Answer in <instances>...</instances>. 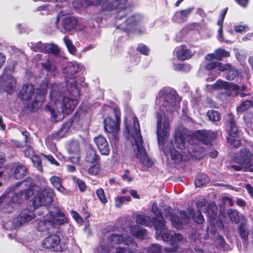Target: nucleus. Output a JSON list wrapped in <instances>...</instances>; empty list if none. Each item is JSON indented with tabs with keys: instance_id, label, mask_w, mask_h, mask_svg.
Instances as JSON below:
<instances>
[{
	"instance_id": "nucleus-1",
	"label": "nucleus",
	"mask_w": 253,
	"mask_h": 253,
	"mask_svg": "<svg viewBox=\"0 0 253 253\" xmlns=\"http://www.w3.org/2000/svg\"><path fill=\"white\" fill-rule=\"evenodd\" d=\"M180 101L181 98L176 91L170 88L161 90L156 100V104L159 108L157 112V134L159 147L166 156L170 155L171 160L177 164L188 158L175 150L172 141L166 142V139L169 134V118L172 113L178 108Z\"/></svg>"
},
{
	"instance_id": "nucleus-2",
	"label": "nucleus",
	"mask_w": 253,
	"mask_h": 253,
	"mask_svg": "<svg viewBox=\"0 0 253 253\" xmlns=\"http://www.w3.org/2000/svg\"><path fill=\"white\" fill-rule=\"evenodd\" d=\"M81 69L80 64L77 62H70L62 69L63 74L65 75L67 90L73 98L64 96L66 92L62 84L54 83L51 85L49 96L55 108L48 104L45 109L50 113L53 121L58 122L60 120L59 114H62L63 116L70 114L78 104L80 90L77 86L75 75Z\"/></svg>"
},
{
	"instance_id": "nucleus-3",
	"label": "nucleus",
	"mask_w": 253,
	"mask_h": 253,
	"mask_svg": "<svg viewBox=\"0 0 253 253\" xmlns=\"http://www.w3.org/2000/svg\"><path fill=\"white\" fill-rule=\"evenodd\" d=\"M85 2L88 5H101V9L104 14L109 13L116 19L115 26L127 33L131 32L143 19V16L138 14L129 17L123 24L118 23L119 20L125 17L129 12L127 0H85Z\"/></svg>"
},
{
	"instance_id": "nucleus-4",
	"label": "nucleus",
	"mask_w": 253,
	"mask_h": 253,
	"mask_svg": "<svg viewBox=\"0 0 253 253\" xmlns=\"http://www.w3.org/2000/svg\"><path fill=\"white\" fill-rule=\"evenodd\" d=\"M197 208L198 210L196 211L191 208L188 209L186 211H181L180 217L172 213L169 209L165 211V216L167 219L170 220L172 226L176 229L180 228L182 225L188 224L191 216L196 223H202L204 219L201 211L206 212L211 220H216L217 208L214 203H208L202 200L197 203Z\"/></svg>"
},
{
	"instance_id": "nucleus-5",
	"label": "nucleus",
	"mask_w": 253,
	"mask_h": 253,
	"mask_svg": "<svg viewBox=\"0 0 253 253\" xmlns=\"http://www.w3.org/2000/svg\"><path fill=\"white\" fill-rule=\"evenodd\" d=\"M125 124L126 131L128 134L127 138L131 142L136 158L146 167H151L153 162L148 157L146 151L143 146V139L137 118L133 114H131L128 118H126Z\"/></svg>"
},
{
	"instance_id": "nucleus-6",
	"label": "nucleus",
	"mask_w": 253,
	"mask_h": 253,
	"mask_svg": "<svg viewBox=\"0 0 253 253\" xmlns=\"http://www.w3.org/2000/svg\"><path fill=\"white\" fill-rule=\"evenodd\" d=\"M21 187L23 189L19 192H15L12 196L6 194L0 197V210L4 212H11L14 206L22 204L25 200L28 199L34 194V187L32 184V179L28 178L26 180L17 183L12 188V190Z\"/></svg>"
},
{
	"instance_id": "nucleus-7",
	"label": "nucleus",
	"mask_w": 253,
	"mask_h": 253,
	"mask_svg": "<svg viewBox=\"0 0 253 253\" xmlns=\"http://www.w3.org/2000/svg\"><path fill=\"white\" fill-rule=\"evenodd\" d=\"M152 211L156 215L155 219L157 223L155 224V229L156 238L157 239H162L164 242H169L172 246L171 248H165L166 252H174L177 249L178 244L183 241V238L182 235L176 233L173 235L167 231L164 217L161 210L158 207L156 203H153L152 205Z\"/></svg>"
},
{
	"instance_id": "nucleus-8",
	"label": "nucleus",
	"mask_w": 253,
	"mask_h": 253,
	"mask_svg": "<svg viewBox=\"0 0 253 253\" xmlns=\"http://www.w3.org/2000/svg\"><path fill=\"white\" fill-rule=\"evenodd\" d=\"M46 93L44 89L35 88L33 85L26 84L20 92V97L32 111H35L42 105Z\"/></svg>"
},
{
	"instance_id": "nucleus-9",
	"label": "nucleus",
	"mask_w": 253,
	"mask_h": 253,
	"mask_svg": "<svg viewBox=\"0 0 253 253\" xmlns=\"http://www.w3.org/2000/svg\"><path fill=\"white\" fill-rule=\"evenodd\" d=\"M124 243L126 246H131L132 248H137V244L130 236L125 238L121 234H112L107 238V243L102 242L97 247V250L100 253L110 252L114 245Z\"/></svg>"
},
{
	"instance_id": "nucleus-10",
	"label": "nucleus",
	"mask_w": 253,
	"mask_h": 253,
	"mask_svg": "<svg viewBox=\"0 0 253 253\" xmlns=\"http://www.w3.org/2000/svg\"><path fill=\"white\" fill-rule=\"evenodd\" d=\"M53 191L44 185L42 188L36 190V193L32 200L34 208L36 209L40 206L50 205L53 202Z\"/></svg>"
},
{
	"instance_id": "nucleus-11",
	"label": "nucleus",
	"mask_w": 253,
	"mask_h": 253,
	"mask_svg": "<svg viewBox=\"0 0 253 253\" xmlns=\"http://www.w3.org/2000/svg\"><path fill=\"white\" fill-rule=\"evenodd\" d=\"M36 217L34 213L27 209L20 211L17 217L12 221H8L4 224V227L7 230H12L21 225L29 222Z\"/></svg>"
},
{
	"instance_id": "nucleus-12",
	"label": "nucleus",
	"mask_w": 253,
	"mask_h": 253,
	"mask_svg": "<svg viewBox=\"0 0 253 253\" xmlns=\"http://www.w3.org/2000/svg\"><path fill=\"white\" fill-rule=\"evenodd\" d=\"M206 65L205 69L207 70L211 71V73L214 78H216V74L219 75L221 71V49L218 48L214 53L208 54L205 57Z\"/></svg>"
},
{
	"instance_id": "nucleus-13",
	"label": "nucleus",
	"mask_w": 253,
	"mask_h": 253,
	"mask_svg": "<svg viewBox=\"0 0 253 253\" xmlns=\"http://www.w3.org/2000/svg\"><path fill=\"white\" fill-rule=\"evenodd\" d=\"M226 126L230 127L228 136L227 137V142L234 147L237 148L241 145V132L236 126L233 115L229 114L226 120Z\"/></svg>"
},
{
	"instance_id": "nucleus-14",
	"label": "nucleus",
	"mask_w": 253,
	"mask_h": 253,
	"mask_svg": "<svg viewBox=\"0 0 253 253\" xmlns=\"http://www.w3.org/2000/svg\"><path fill=\"white\" fill-rule=\"evenodd\" d=\"M116 120L110 117L104 120V127L106 132L112 134L115 137L116 134L120 130V113L117 108L114 109Z\"/></svg>"
},
{
	"instance_id": "nucleus-15",
	"label": "nucleus",
	"mask_w": 253,
	"mask_h": 253,
	"mask_svg": "<svg viewBox=\"0 0 253 253\" xmlns=\"http://www.w3.org/2000/svg\"><path fill=\"white\" fill-rule=\"evenodd\" d=\"M46 218L51 220L54 228L68 222V218L64 212L59 208L56 209L54 211L48 212L46 214Z\"/></svg>"
},
{
	"instance_id": "nucleus-16",
	"label": "nucleus",
	"mask_w": 253,
	"mask_h": 253,
	"mask_svg": "<svg viewBox=\"0 0 253 253\" xmlns=\"http://www.w3.org/2000/svg\"><path fill=\"white\" fill-rule=\"evenodd\" d=\"M30 47L36 52H42L45 53L56 54L59 51V48L56 45L53 43H43L41 42L34 44L32 43Z\"/></svg>"
},
{
	"instance_id": "nucleus-17",
	"label": "nucleus",
	"mask_w": 253,
	"mask_h": 253,
	"mask_svg": "<svg viewBox=\"0 0 253 253\" xmlns=\"http://www.w3.org/2000/svg\"><path fill=\"white\" fill-rule=\"evenodd\" d=\"M16 85L15 79L10 75L3 74L0 77V89L10 94Z\"/></svg>"
},
{
	"instance_id": "nucleus-18",
	"label": "nucleus",
	"mask_w": 253,
	"mask_h": 253,
	"mask_svg": "<svg viewBox=\"0 0 253 253\" xmlns=\"http://www.w3.org/2000/svg\"><path fill=\"white\" fill-rule=\"evenodd\" d=\"M60 238L59 236L53 234L44 239L42 242L43 248L52 250L55 252H61L62 249L60 245Z\"/></svg>"
},
{
	"instance_id": "nucleus-19",
	"label": "nucleus",
	"mask_w": 253,
	"mask_h": 253,
	"mask_svg": "<svg viewBox=\"0 0 253 253\" xmlns=\"http://www.w3.org/2000/svg\"><path fill=\"white\" fill-rule=\"evenodd\" d=\"M195 137L201 143L208 145L216 137V134L211 130H199L196 131Z\"/></svg>"
},
{
	"instance_id": "nucleus-20",
	"label": "nucleus",
	"mask_w": 253,
	"mask_h": 253,
	"mask_svg": "<svg viewBox=\"0 0 253 253\" xmlns=\"http://www.w3.org/2000/svg\"><path fill=\"white\" fill-rule=\"evenodd\" d=\"M68 152L71 155L69 157L70 161L73 164H77L80 159V145L79 141H72L68 148Z\"/></svg>"
},
{
	"instance_id": "nucleus-21",
	"label": "nucleus",
	"mask_w": 253,
	"mask_h": 253,
	"mask_svg": "<svg viewBox=\"0 0 253 253\" xmlns=\"http://www.w3.org/2000/svg\"><path fill=\"white\" fill-rule=\"evenodd\" d=\"M94 141L102 155L108 156L109 155L110 146L105 137L102 135H99L94 138Z\"/></svg>"
},
{
	"instance_id": "nucleus-22",
	"label": "nucleus",
	"mask_w": 253,
	"mask_h": 253,
	"mask_svg": "<svg viewBox=\"0 0 253 253\" xmlns=\"http://www.w3.org/2000/svg\"><path fill=\"white\" fill-rule=\"evenodd\" d=\"M94 141L102 155L108 156L109 155L110 146L105 137L102 135H99L94 138Z\"/></svg>"
},
{
	"instance_id": "nucleus-23",
	"label": "nucleus",
	"mask_w": 253,
	"mask_h": 253,
	"mask_svg": "<svg viewBox=\"0 0 253 253\" xmlns=\"http://www.w3.org/2000/svg\"><path fill=\"white\" fill-rule=\"evenodd\" d=\"M173 53L178 60L182 61L190 59L193 55V53L185 45L176 47Z\"/></svg>"
},
{
	"instance_id": "nucleus-24",
	"label": "nucleus",
	"mask_w": 253,
	"mask_h": 253,
	"mask_svg": "<svg viewBox=\"0 0 253 253\" xmlns=\"http://www.w3.org/2000/svg\"><path fill=\"white\" fill-rule=\"evenodd\" d=\"M42 66L43 69L51 75L54 76L57 73V68L55 64L53 57L49 55H47L45 62L42 63Z\"/></svg>"
},
{
	"instance_id": "nucleus-25",
	"label": "nucleus",
	"mask_w": 253,
	"mask_h": 253,
	"mask_svg": "<svg viewBox=\"0 0 253 253\" xmlns=\"http://www.w3.org/2000/svg\"><path fill=\"white\" fill-rule=\"evenodd\" d=\"M223 88L226 89L227 90L231 91L232 94L234 92L235 96L240 95L242 97L246 95H250L251 94L250 93L246 94L243 92H240V87L232 83H227L222 81V89Z\"/></svg>"
},
{
	"instance_id": "nucleus-26",
	"label": "nucleus",
	"mask_w": 253,
	"mask_h": 253,
	"mask_svg": "<svg viewBox=\"0 0 253 253\" xmlns=\"http://www.w3.org/2000/svg\"><path fill=\"white\" fill-rule=\"evenodd\" d=\"M77 19L75 17H67L62 21V26L66 32L74 30L77 25Z\"/></svg>"
},
{
	"instance_id": "nucleus-27",
	"label": "nucleus",
	"mask_w": 253,
	"mask_h": 253,
	"mask_svg": "<svg viewBox=\"0 0 253 253\" xmlns=\"http://www.w3.org/2000/svg\"><path fill=\"white\" fill-rule=\"evenodd\" d=\"M129 229L133 236L140 239L147 238V232L146 230L139 225L131 226Z\"/></svg>"
},
{
	"instance_id": "nucleus-28",
	"label": "nucleus",
	"mask_w": 253,
	"mask_h": 253,
	"mask_svg": "<svg viewBox=\"0 0 253 253\" xmlns=\"http://www.w3.org/2000/svg\"><path fill=\"white\" fill-rule=\"evenodd\" d=\"M193 10V7H190L185 10L177 11L175 12L172 19L177 23L182 22L187 18Z\"/></svg>"
},
{
	"instance_id": "nucleus-29",
	"label": "nucleus",
	"mask_w": 253,
	"mask_h": 253,
	"mask_svg": "<svg viewBox=\"0 0 253 253\" xmlns=\"http://www.w3.org/2000/svg\"><path fill=\"white\" fill-rule=\"evenodd\" d=\"M136 221L138 224L149 227L155 226V223H157L154 218H151L145 214L138 215Z\"/></svg>"
},
{
	"instance_id": "nucleus-30",
	"label": "nucleus",
	"mask_w": 253,
	"mask_h": 253,
	"mask_svg": "<svg viewBox=\"0 0 253 253\" xmlns=\"http://www.w3.org/2000/svg\"><path fill=\"white\" fill-rule=\"evenodd\" d=\"M252 157V153L246 149H242L240 150V154L235 158L236 162L241 165H243L249 162Z\"/></svg>"
},
{
	"instance_id": "nucleus-31",
	"label": "nucleus",
	"mask_w": 253,
	"mask_h": 253,
	"mask_svg": "<svg viewBox=\"0 0 253 253\" xmlns=\"http://www.w3.org/2000/svg\"><path fill=\"white\" fill-rule=\"evenodd\" d=\"M53 227L51 220L49 219H46V214L44 215L42 217V219H41L38 222L37 225V229L41 232H44L50 230Z\"/></svg>"
},
{
	"instance_id": "nucleus-32",
	"label": "nucleus",
	"mask_w": 253,
	"mask_h": 253,
	"mask_svg": "<svg viewBox=\"0 0 253 253\" xmlns=\"http://www.w3.org/2000/svg\"><path fill=\"white\" fill-rule=\"evenodd\" d=\"M222 72H224L223 75L228 80H233L237 75V71L229 64L222 65Z\"/></svg>"
},
{
	"instance_id": "nucleus-33",
	"label": "nucleus",
	"mask_w": 253,
	"mask_h": 253,
	"mask_svg": "<svg viewBox=\"0 0 253 253\" xmlns=\"http://www.w3.org/2000/svg\"><path fill=\"white\" fill-rule=\"evenodd\" d=\"M175 143L177 148L179 149H184L187 147V150L189 154L193 157L194 155L192 154L193 151H191V148L189 146H187V143L184 140L183 135L181 134H176L175 137Z\"/></svg>"
},
{
	"instance_id": "nucleus-34",
	"label": "nucleus",
	"mask_w": 253,
	"mask_h": 253,
	"mask_svg": "<svg viewBox=\"0 0 253 253\" xmlns=\"http://www.w3.org/2000/svg\"><path fill=\"white\" fill-rule=\"evenodd\" d=\"M238 232L241 238L245 241L248 240L249 229L247 225L246 220H243L238 227Z\"/></svg>"
},
{
	"instance_id": "nucleus-35",
	"label": "nucleus",
	"mask_w": 253,
	"mask_h": 253,
	"mask_svg": "<svg viewBox=\"0 0 253 253\" xmlns=\"http://www.w3.org/2000/svg\"><path fill=\"white\" fill-rule=\"evenodd\" d=\"M28 171L26 167L21 164H19L15 169L13 176L17 179H20L26 175Z\"/></svg>"
},
{
	"instance_id": "nucleus-36",
	"label": "nucleus",
	"mask_w": 253,
	"mask_h": 253,
	"mask_svg": "<svg viewBox=\"0 0 253 253\" xmlns=\"http://www.w3.org/2000/svg\"><path fill=\"white\" fill-rule=\"evenodd\" d=\"M231 221L234 222L235 223H238L240 221V218H242V221L246 220L245 216L241 214L239 215L238 211L235 210L230 209L228 210L227 212Z\"/></svg>"
},
{
	"instance_id": "nucleus-37",
	"label": "nucleus",
	"mask_w": 253,
	"mask_h": 253,
	"mask_svg": "<svg viewBox=\"0 0 253 253\" xmlns=\"http://www.w3.org/2000/svg\"><path fill=\"white\" fill-rule=\"evenodd\" d=\"M99 156L96 155V151L91 147H89L86 151L85 161L89 163H93L97 161Z\"/></svg>"
},
{
	"instance_id": "nucleus-38",
	"label": "nucleus",
	"mask_w": 253,
	"mask_h": 253,
	"mask_svg": "<svg viewBox=\"0 0 253 253\" xmlns=\"http://www.w3.org/2000/svg\"><path fill=\"white\" fill-rule=\"evenodd\" d=\"M209 181V177L205 173H199L197 175L195 180V185L197 187H200Z\"/></svg>"
},
{
	"instance_id": "nucleus-39",
	"label": "nucleus",
	"mask_w": 253,
	"mask_h": 253,
	"mask_svg": "<svg viewBox=\"0 0 253 253\" xmlns=\"http://www.w3.org/2000/svg\"><path fill=\"white\" fill-rule=\"evenodd\" d=\"M50 182L53 186L59 192L63 193L65 188L62 185V180L58 176H53L50 179Z\"/></svg>"
},
{
	"instance_id": "nucleus-40",
	"label": "nucleus",
	"mask_w": 253,
	"mask_h": 253,
	"mask_svg": "<svg viewBox=\"0 0 253 253\" xmlns=\"http://www.w3.org/2000/svg\"><path fill=\"white\" fill-rule=\"evenodd\" d=\"M125 248L119 247L113 253H138L136 248H132L131 246H126Z\"/></svg>"
},
{
	"instance_id": "nucleus-41",
	"label": "nucleus",
	"mask_w": 253,
	"mask_h": 253,
	"mask_svg": "<svg viewBox=\"0 0 253 253\" xmlns=\"http://www.w3.org/2000/svg\"><path fill=\"white\" fill-rule=\"evenodd\" d=\"M253 107V101L247 100L243 101L241 105L237 108L238 112H242Z\"/></svg>"
},
{
	"instance_id": "nucleus-42",
	"label": "nucleus",
	"mask_w": 253,
	"mask_h": 253,
	"mask_svg": "<svg viewBox=\"0 0 253 253\" xmlns=\"http://www.w3.org/2000/svg\"><path fill=\"white\" fill-rule=\"evenodd\" d=\"M173 70L184 72H188L190 71L191 67L189 64H174L173 66Z\"/></svg>"
},
{
	"instance_id": "nucleus-43",
	"label": "nucleus",
	"mask_w": 253,
	"mask_h": 253,
	"mask_svg": "<svg viewBox=\"0 0 253 253\" xmlns=\"http://www.w3.org/2000/svg\"><path fill=\"white\" fill-rule=\"evenodd\" d=\"M131 200L130 196L117 197L115 199V206L117 208H120L125 201L129 202Z\"/></svg>"
},
{
	"instance_id": "nucleus-44",
	"label": "nucleus",
	"mask_w": 253,
	"mask_h": 253,
	"mask_svg": "<svg viewBox=\"0 0 253 253\" xmlns=\"http://www.w3.org/2000/svg\"><path fill=\"white\" fill-rule=\"evenodd\" d=\"M234 51L235 53L236 59L239 61H242L246 58V53L243 50H240L238 48H234Z\"/></svg>"
},
{
	"instance_id": "nucleus-45",
	"label": "nucleus",
	"mask_w": 253,
	"mask_h": 253,
	"mask_svg": "<svg viewBox=\"0 0 253 253\" xmlns=\"http://www.w3.org/2000/svg\"><path fill=\"white\" fill-rule=\"evenodd\" d=\"M31 161L35 167L37 168V169L40 172H42V169L41 165V160L40 157L38 155H34L31 158Z\"/></svg>"
},
{
	"instance_id": "nucleus-46",
	"label": "nucleus",
	"mask_w": 253,
	"mask_h": 253,
	"mask_svg": "<svg viewBox=\"0 0 253 253\" xmlns=\"http://www.w3.org/2000/svg\"><path fill=\"white\" fill-rule=\"evenodd\" d=\"M207 115L209 119L212 121H219L220 119L219 113L216 111H209Z\"/></svg>"
},
{
	"instance_id": "nucleus-47",
	"label": "nucleus",
	"mask_w": 253,
	"mask_h": 253,
	"mask_svg": "<svg viewBox=\"0 0 253 253\" xmlns=\"http://www.w3.org/2000/svg\"><path fill=\"white\" fill-rule=\"evenodd\" d=\"M96 194L100 201V202L104 204L107 203V200L105 195L104 190L102 188H99L96 191Z\"/></svg>"
},
{
	"instance_id": "nucleus-48",
	"label": "nucleus",
	"mask_w": 253,
	"mask_h": 253,
	"mask_svg": "<svg viewBox=\"0 0 253 253\" xmlns=\"http://www.w3.org/2000/svg\"><path fill=\"white\" fill-rule=\"evenodd\" d=\"M149 251L151 253H161L162 247L158 244H154L149 247Z\"/></svg>"
},
{
	"instance_id": "nucleus-49",
	"label": "nucleus",
	"mask_w": 253,
	"mask_h": 253,
	"mask_svg": "<svg viewBox=\"0 0 253 253\" xmlns=\"http://www.w3.org/2000/svg\"><path fill=\"white\" fill-rule=\"evenodd\" d=\"M248 30L249 27L246 24L244 25H238L234 27V30L237 33H242Z\"/></svg>"
},
{
	"instance_id": "nucleus-50",
	"label": "nucleus",
	"mask_w": 253,
	"mask_h": 253,
	"mask_svg": "<svg viewBox=\"0 0 253 253\" xmlns=\"http://www.w3.org/2000/svg\"><path fill=\"white\" fill-rule=\"evenodd\" d=\"M32 144H29V146H26L27 148L24 150V155L26 157H33L34 155V150L31 146Z\"/></svg>"
},
{
	"instance_id": "nucleus-51",
	"label": "nucleus",
	"mask_w": 253,
	"mask_h": 253,
	"mask_svg": "<svg viewBox=\"0 0 253 253\" xmlns=\"http://www.w3.org/2000/svg\"><path fill=\"white\" fill-rule=\"evenodd\" d=\"M122 177L124 180L128 182H130L133 180V178L130 176V171L128 169H126Z\"/></svg>"
},
{
	"instance_id": "nucleus-52",
	"label": "nucleus",
	"mask_w": 253,
	"mask_h": 253,
	"mask_svg": "<svg viewBox=\"0 0 253 253\" xmlns=\"http://www.w3.org/2000/svg\"><path fill=\"white\" fill-rule=\"evenodd\" d=\"M137 50L140 53L145 55H147L149 54V50L148 47L143 44L139 45L137 48Z\"/></svg>"
},
{
	"instance_id": "nucleus-53",
	"label": "nucleus",
	"mask_w": 253,
	"mask_h": 253,
	"mask_svg": "<svg viewBox=\"0 0 253 253\" xmlns=\"http://www.w3.org/2000/svg\"><path fill=\"white\" fill-rule=\"evenodd\" d=\"M99 170V167L98 165L91 166L88 169L89 173L92 175L96 174Z\"/></svg>"
},
{
	"instance_id": "nucleus-54",
	"label": "nucleus",
	"mask_w": 253,
	"mask_h": 253,
	"mask_svg": "<svg viewBox=\"0 0 253 253\" xmlns=\"http://www.w3.org/2000/svg\"><path fill=\"white\" fill-rule=\"evenodd\" d=\"M212 91L220 90L221 89V80H218L211 88Z\"/></svg>"
},
{
	"instance_id": "nucleus-55",
	"label": "nucleus",
	"mask_w": 253,
	"mask_h": 253,
	"mask_svg": "<svg viewBox=\"0 0 253 253\" xmlns=\"http://www.w3.org/2000/svg\"><path fill=\"white\" fill-rule=\"evenodd\" d=\"M22 135L24 137V141L26 146H29V144H32V142L29 137L30 133L27 131H23L22 132Z\"/></svg>"
},
{
	"instance_id": "nucleus-56",
	"label": "nucleus",
	"mask_w": 253,
	"mask_h": 253,
	"mask_svg": "<svg viewBox=\"0 0 253 253\" xmlns=\"http://www.w3.org/2000/svg\"><path fill=\"white\" fill-rule=\"evenodd\" d=\"M43 156L51 164L55 166H58L59 164L58 162L52 156L43 155Z\"/></svg>"
},
{
	"instance_id": "nucleus-57",
	"label": "nucleus",
	"mask_w": 253,
	"mask_h": 253,
	"mask_svg": "<svg viewBox=\"0 0 253 253\" xmlns=\"http://www.w3.org/2000/svg\"><path fill=\"white\" fill-rule=\"evenodd\" d=\"M222 202L225 204H228L230 206H232L234 205V202L231 198L227 196L222 197Z\"/></svg>"
},
{
	"instance_id": "nucleus-58",
	"label": "nucleus",
	"mask_w": 253,
	"mask_h": 253,
	"mask_svg": "<svg viewBox=\"0 0 253 253\" xmlns=\"http://www.w3.org/2000/svg\"><path fill=\"white\" fill-rule=\"evenodd\" d=\"M77 183L81 191H84L86 188V186L84 182L81 179H78Z\"/></svg>"
},
{
	"instance_id": "nucleus-59",
	"label": "nucleus",
	"mask_w": 253,
	"mask_h": 253,
	"mask_svg": "<svg viewBox=\"0 0 253 253\" xmlns=\"http://www.w3.org/2000/svg\"><path fill=\"white\" fill-rule=\"evenodd\" d=\"M72 214V216H73V218L78 223H81L82 222V219L78 212H75V211H73Z\"/></svg>"
},
{
	"instance_id": "nucleus-60",
	"label": "nucleus",
	"mask_w": 253,
	"mask_h": 253,
	"mask_svg": "<svg viewBox=\"0 0 253 253\" xmlns=\"http://www.w3.org/2000/svg\"><path fill=\"white\" fill-rule=\"evenodd\" d=\"M236 203L237 205L242 208H244L247 205L245 201L238 198L236 199Z\"/></svg>"
},
{
	"instance_id": "nucleus-61",
	"label": "nucleus",
	"mask_w": 253,
	"mask_h": 253,
	"mask_svg": "<svg viewBox=\"0 0 253 253\" xmlns=\"http://www.w3.org/2000/svg\"><path fill=\"white\" fill-rule=\"evenodd\" d=\"M230 168L234 169L236 171L243 170L245 171L247 169L246 168L243 167L242 166L239 165H231L230 167Z\"/></svg>"
},
{
	"instance_id": "nucleus-62",
	"label": "nucleus",
	"mask_w": 253,
	"mask_h": 253,
	"mask_svg": "<svg viewBox=\"0 0 253 253\" xmlns=\"http://www.w3.org/2000/svg\"><path fill=\"white\" fill-rule=\"evenodd\" d=\"M63 41L67 48L73 44L72 42L67 37H65L63 38Z\"/></svg>"
},
{
	"instance_id": "nucleus-63",
	"label": "nucleus",
	"mask_w": 253,
	"mask_h": 253,
	"mask_svg": "<svg viewBox=\"0 0 253 253\" xmlns=\"http://www.w3.org/2000/svg\"><path fill=\"white\" fill-rule=\"evenodd\" d=\"M129 194H130L134 199H138L140 198V196L137 194L136 190L131 189L130 190H129Z\"/></svg>"
},
{
	"instance_id": "nucleus-64",
	"label": "nucleus",
	"mask_w": 253,
	"mask_h": 253,
	"mask_svg": "<svg viewBox=\"0 0 253 253\" xmlns=\"http://www.w3.org/2000/svg\"><path fill=\"white\" fill-rule=\"evenodd\" d=\"M245 188L248 191V192L250 194L252 197L253 198V187L251 185L248 184L246 185Z\"/></svg>"
}]
</instances>
